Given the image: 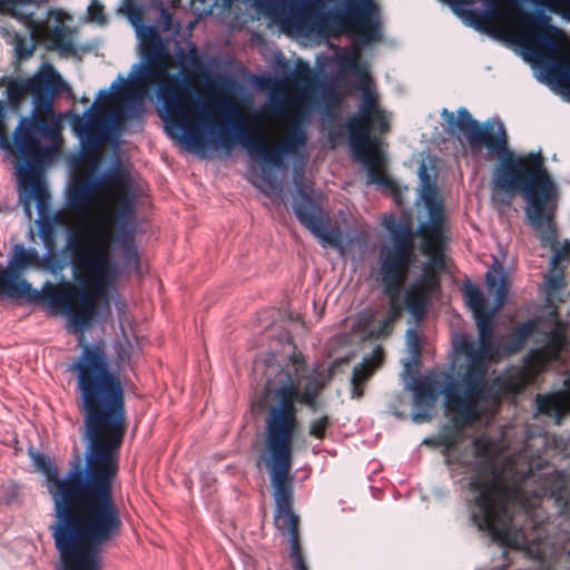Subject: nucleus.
<instances>
[{"mask_svg":"<svg viewBox=\"0 0 570 570\" xmlns=\"http://www.w3.org/2000/svg\"><path fill=\"white\" fill-rule=\"evenodd\" d=\"M70 371L76 375L77 403L83 415L85 460H75L60 478L46 455L32 449L29 454L46 476L53 501L50 531L59 552L57 570H101L102 550L124 529L114 485L128 428L125 389L102 342L85 344Z\"/></svg>","mask_w":570,"mask_h":570,"instance_id":"obj_1","label":"nucleus"},{"mask_svg":"<svg viewBox=\"0 0 570 570\" xmlns=\"http://www.w3.org/2000/svg\"><path fill=\"white\" fill-rule=\"evenodd\" d=\"M138 36L142 63L136 66V75L130 81L119 76L120 85L114 82L111 86L114 92L101 90L99 102H117L119 108L114 114L116 119H138L144 112L145 97L151 87H157V96L163 106L160 117L170 138L181 140L191 149L205 146L202 131L209 135L212 146L226 151L239 142L262 165L263 181L275 190L278 184L271 168H282L284 157L296 155L307 141L299 121L291 119L284 137L277 144H267L257 130V116L244 120L225 99L212 98L207 104L199 100L193 83L194 75L185 69L187 63L195 68L203 66L195 45L188 53L184 49L178 50L177 57L183 68V76H179L170 73V56L155 26L140 28Z\"/></svg>","mask_w":570,"mask_h":570,"instance_id":"obj_2","label":"nucleus"},{"mask_svg":"<svg viewBox=\"0 0 570 570\" xmlns=\"http://www.w3.org/2000/svg\"><path fill=\"white\" fill-rule=\"evenodd\" d=\"M441 117L448 126L446 131L451 135L463 134L472 151L487 148L499 157L492 171V202L508 207L517 195H522L527 203L524 213L529 225L538 234L541 246L553 252L551 271L566 269L563 262L570 259V240L560 243L558 239V188L546 168L542 154H514L508 147V135L502 122L497 128L490 121L481 125L464 107L456 110V117L444 108Z\"/></svg>","mask_w":570,"mask_h":570,"instance_id":"obj_3","label":"nucleus"},{"mask_svg":"<svg viewBox=\"0 0 570 570\" xmlns=\"http://www.w3.org/2000/svg\"><path fill=\"white\" fill-rule=\"evenodd\" d=\"M283 377L277 385L267 389L269 403L266 410L264 428V452L257 461L263 462L271 479H291L293 448L299 432L296 401H312L318 397L325 387L323 380H307L303 390L301 382L307 372V363L302 353L294 352L284 364Z\"/></svg>","mask_w":570,"mask_h":570,"instance_id":"obj_4","label":"nucleus"},{"mask_svg":"<svg viewBox=\"0 0 570 570\" xmlns=\"http://www.w3.org/2000/svg\"><path fill=\"white\" fill-rule=\"evenodd\" d=\"M466 501L472 523L502 546L517 548L527 541L522 529L513 525L512 509L528 507L523 476L513 472L509 479L492 459H482L470 466Z\"/></svg>","mask_w":570,"mask_h":570,"instance_id":"obj_5","label":"nucleus"},{"mask_svg":"<svg viewBox=\"0 0 570 570\" xmlns=\"http://www.w3.org/2000/svg\"><path fill=\"white\" fill-rule=\"evenodd\" d=\"M40 255L33 247L17 244L12 248V256L7 268L0 269V294L12 299L46 307L51 314H65L73 332H82L88 327L96 313L97 303L88 288H78L65 281L53 284L49 281L37 289L23 277L28 268H37Z\"/></svg>","mask_w":570,"mask_h":570,"instance_id":"obj_6","label":"nucleus"},{"mask_svg":"<svg viewBox=\"0 0 570 570\" xmlns=\"http://www.w3.org/2000/svg\"><path fill=\"white\" fill-rule=\"evenodd\" d=\"M479 346L466 335L455 343L458 353L468 357L454 376H449L444 387V405L452 415V423L462 430L476 423L483 414V404L494 397L489 386V363L499 356L494 342L492 317L476 321Z\"/></svg>","mask_w":570,"mask_h":570,"instance_id":"obj_7","label":"nucleus"},{"mask_svg":"<svg viewBox=\"0 0 570 570\" xmlns=\"http://www.w3.org/2000/svg\"><path fill=\"white\" fill-rule=\"evenodd\" d=\"M127 223L98 224L91 232L87 227L69 230L65 253L69 256L78 288H88L96 298L117 275V264L111 258L115 245L121 247L127 267H139V255L134 233Z\"/></svg>","mask_w":570,"mask_h":570,"instance_id":"obj_8","label":"nucleus"},{"mask_svg":"<svg viewBox=\"0 0 570 570\" xmlns=\"http://www.w3.org/2000/svg\"><path fill=\"white\" fill-rule=\"evenodd\" d=\"M284 29L299 35L356 36L368 45L382 38L381 11L375 0H302L281 19Z\"/></svg>","mask_w":570,"mask_h":570,"instance_id":"obj_9","label":"nucleus"},{"mask_svg":"<svg viewBox=\"0 0 570 570\" xmlns=\"http://www.w3.org/2000/svg\"><path fill=\"white\" fill-rule=\"evenodd\" d=\"M392 238V246L380 252V274L384 294L389 297V315L374 326L373 312L361 313L354 325L355 331L366 340H379L392 334L393 323L401 317L403 308L401 292L414 261V232L409 223L397 222L394 217L384 220Z\"/></svg>","mask_w":570,"mask_h":570,"instance_id":"obj_10","label":"nucleus"},{"mask_svg":"<svg viewBox=\"0 0 570 570\" xmlns=\"http://www.w3.org/2000/svg\"><path fill=\"white\" fill-rule=\"evenodd\" d=\"M68 89V85L51 63H43L31 77L17 78L7 85L8 100L18 107L26 96L32 98L33 109L29 117H21L14 129V139H48L55 145L62 140V117L55 111V99Z\"/></svg>","mask_w":570,"mask_h":570,"instance_id":"obj_11","label":"nucleus"},{"mask_svg":"<svg viewBox=\"0 0 570 570\" xmlns=\"http://www.w3.org/2000/svg\"><path fill=\"white\" fill-rule=\"evenodd\" d=\"M361 91L356 112L344 122L350 149L366 167L370 183L399 196L400 187L384 168L386 159L382 139L391 128L387 112L381 107L380 97L371 86H361Z\"/></svg>","mask_w":570,"mask_h":570,"instance_id":"obj_12","label":"nucleus"},{"mask_svg":"<svg viewBox=\"0 0 570 570\" xmlns=\"http://www.w3.org/2000/svg\"><path fill=\"white\" fill-rule=\"evenodd\" d=\"M100 189L111 194L116 206L102 216L99 224L128 223L134 217L136 195L129 174L121 167L107 170L98 179L89 176L76 178L67 190L66 206L77 216H87Z\"/></svg>","mask_w":570,"mask_h":570,"instance_id":"obj_13","label":"nucleus"},{"mask_svg":"<svg viewBox=\"0 0 570 570\" xmlns=\"http://www.w3.org/2000/svg\"><path fill=\"white\" fill-rule=\"evenodd\" d=\"M55 151V147L42 146L39 139H14L17 157L16 174L20 189L32 197L40 209L47 206L50 194L40 180V174Z\"/></svg>","mask_w":570,"mask_h":570,"instance_id":"obj_14","label":"nucleus"},{"mask_svg":"<svg viewBox=\"0 0 570 570\" xmlns=\"http://www.w3.org/2000/svg\"><path fill=\"white\" fill-rule=\"evenodd\" d=\"M275 500V525L288 537L291 544L289 557L294 570H308L299 534V517L294 512V480L271 479Z\"/></svg>","mask_w":570,"mask_h":570,"instance_id":"obj_15","label":"nucleus"},{"mask_svg":"<svg viewBox=\"0 0 570 570\" xmlns=\"http://www.w3.org/2000/svg\"><path fill=\"white\" fill-rule=\"evenodd\" d=\"M299 198L293 210L298 222L307 228L323 247L343 250V234L337 226H330L328 215L322 206L302 187L297 188Z\"/></svg>","mask_w":570,"mask_h":570,"instance_id":"obj_16","label":"nucleus"},{"mask_svg":"<svg viewBox=\"0 0 570 570\" xmlns=\"http://www.w3.org/2000/svg\"><path fill=\"white\" fill-rule=\"evenodd\" d=\"M421 170L423 180L421 198L425 204L429 220L419 226L417 235L423 238L426 252L440 250L445 243V209L436 187L429 180L425 168L422 167Z\"/></svg>","mask_w":570,"mask_h":570,"instance_id":"obj_17","label":"nucleus"},{"mask_svg":"<svg viewBox=\"0 0 570 570\" xmlns=\"http://www.w3.org/2000/svg\"><path fill=\"white\" fill-rule=\"evenodd\" d=\"M513 18L522 24L532 28L528 36V46L548 55H556L560 51L562 31L550 23V17L543 12H525L517 10Z\"/></svg>","mask_w":570,"mask_h":570,"instance_id":"obj_18","label":"nucleus"},{"mask_svg":"<svg viewBox=\"0 0 570 570\" xmlns=\"http://www.w3.org/2000/svg\"><path fill=\"white\" fill-rule=\"evenodd\" d=\"M542 372L543 371L525 355L522 366H512L501 376L493 380L492 383L489 382V386L492 387L493 394L495 395L489 401L499 399L500 394H518L522 392L528 385L535 383Z\"/></svg>","mask_w":570,"mask_h":570,"instance_id":"obj_19","label":"nucleus"},{"mask_svg":"<svg viewBox=\"0 0 570 570\" xmlns=\"http://www.w3.org/2000/svg\"><path fill=\"white\" fill-rule=\"evenodd\" d=\"M441 288L440 279L431 268H425L420 279L406 291L404 306L416 321L428 314L432 295Z\"/></svg>","mask_w":570,"mask_h":570,"instance_id":"obj_20","label":"nucleus"},{"mask_svg":"<svg viewBox=\"0 0 570 570\" xmlns=\"http://www.w3.org/2000/svg\"><path fill=\"white\" fill-rule=\"evenodd\" d=\"M544 337L546 342L542 346L531 348L527 353L528 358L534 362L542 371L552 362H557L561 358V352L568 344V336L561 323H557L553 328L546 332Z\"/></svg>","mask_w":570,"mask_h":570,"instance_id":"obj_21","label":"nucleus"},{"mask_svg":"<svg viewBox=\"0 0 570 570\" xmlns=\"http://www.w3.org/2000/svg\"><path fill=\"white\" fill-rule=\"evenodd\" d=\"M384 361V350L376 346L372 354L365 356L362 362L356 364L352 373L353 397L363 396V386L372 377V375L382 366Z\"/></svg>","mask_w":570,"mask_h":570,"instance_id":"obj_22","label":"nucleus"},{"mask_svg":"<svg viewBox=\"0 0 570 570\" xmlns=\"http://www.w3.org/2000/svg\"><path fill=\"white\" fill-rule=\"evenodd\" d=\"M535 402L538 412L554 417L557 423H560L564 415L570 412V394L567 392L538 394Z\"/></svg>","mask_w":570,"mask_h":570,"instance_id":"obj_23","label":"nucleus"},{"mask_svg":"<svg viewBox=\"0 0 570 570\" xmlns=\"http://www.w3.org/2000/svg\"><path fill=\"white\" fill-rule=\"evenodd\" d=\"M541 324L540 318H531L514 326L503 347L504 353L511 356L521 352L525 347L528 340L533 334L540 332Z\"/></svg>","mask_w":570,"mask_h":570,"instance_id":"obj_24","label":"nucleus"},{"mask_svg":"<svg viewBox=\"0 0 570 570\" xmlns=\"http://www.w3.org/2000/svg\"><path fill=\"white\" fill-rule=\"evenodd\" d=\"M443 387H445V385ZM411 389L413 391V402L416 407H431L436 402L440 394L444 395V389H441L440 382L432 376L416 379L411 385Z\"/></svg>","mask_w":570,"mask_h":570,"instance_id":"obj_25","label":"nucleus"},{"mask_svg":"<svg viewBox=\"0 0 570 570\" xmlns=\"http://www.w3.org/2000/svg\"><path fill=\"white\" fill-rule=\"evenodd\" d=\"M85 151L98 153L106 140L102 125L96 119H88L83 125L76 127Z\"/></svg>","mask_w":570,"mask_h":570,"instance_id":"obj_26","label":"nucleus"},{"mask_svg":"<svg viewBox=\"0 0 570 570\" xmlns=\"http://www.w3.org/2000/svg\"><path fill=\"white\" fill-rule=\"evenodd\" d=\"M31 4H38V0H0V14H8L35 30L38 22L33 18L35 13L27 9Z\"/></svg>","mask_w":570,"mask_h":570,"instance_id":"obj_27","label":"nucleus"},{"mask_svg":"<svg viewBox=\"0 0 570 570\" xmlns=\"http://www.w3.org/2000/svg\"><path fill=\"white\" fill-rule=\"evenodd\" d=\"M488 289L494 295L497 308H501L508 301L509 282L507 274L501 271H490L485 275Z\"/></svg>","mask_w":570,"mask_h":570,"instance_id":"obj_28","label":"nucleus"},{"mask_svg":"<svg viewBox=\"0 0 570 570\" xmlns=\"http://www.w3.org/2000/svg\"><path fill=\"white\" fill-rule=\"evenodd\" d=\"M49 50H57L61 55H75L76 47L69 30L66 27L56 26L47 35Z\"/></svg>","mask_w":570,"mask_h":570,"instance_id":"obj_29","label":"nucleus"},{"mask_svg":"<svg viewBox=\"0 0 570 570\" xmlns=\"http://www.w3.org/2000/svg\"><path fill=\"white\" fill-rule=\"evenodd\" d=\"M340 67L342 70L346 72L354 73L358 77V86L357 88L361 90V86H370L371 78L366 71V69L361 65V53L358 50H353L351 52H345L340 58Z\"/></svg>","mask_w":570,"mask_h":570,"instance_id":"obj_30","label":"nucleus"},{"mask_svg":"<svg viewBox=\"0 0 570 570\" xmlns=\"http://www.w3.org/2000/svg\"><path fill=\"white\" fill-rule=\"evenodd\" d=\"M466 305L473 312L475 322L492 317L489 311V304L479 287L468 285L464 289Z\"/></svg>","mask_w":570,"mask_h":570,"instance_id":"obj_31","label":"nucleus"},{"mask_svg":"<svg viewBox=\"0 0 570 570\" xmlns=\"http://www.w3.org/2000/svg\"><path fill=\"white\" fill-rule=\"evenodd\" d=\"M286 82L297 89H307L314 82V75L309 65L297 60L295 69L286 77Z\"/></svg>","mask_w":570,"mask_h":570,"instance_id":"obj_32","label":"nucleus"},{"mask_svg":"<svg viewBox=\"0 0 570 570\" xmlns=\"http://www.w3.org/2000/svg\"><path fill=\"white\" fill-rule=\"evenodd\" d=\"M46 250L47 253L43 256H40L38 269H46L52 274L62 272L67 266L66 262L59 257V255L56 253V249Z\"/></svg>","mask_w":570,"mask_h":570,"instance_id":"obj_33","label":"nucleus"},{"mask_svg":"<svg viewBox=\"0 0 570 570\" xmlns=\"http://www.w3.org/2000/svg\"><path fill=\"white\" fill-rule=\"evenodd\" d=\"M39 236L46 247V249H56L57 247V234L56 226L52 225V222H49L46 218H42L39 222Z\"/></svg>","mask_w":570,"mask_h":570,"instance_id":"obj_34","label":"nucleus"},{"mask_svg":"<svg viewBox=\"0 0 570 570\" xmlns=\"http://www.w3.org/2000/svg\"><path fill=\"white\" fill-rule=\"evenodd\" d=\"M332 426V420L328 415H322L312 420L308 426V434L317 440H324L326 431Z\"/></svg>","mask_w":570,"mask_h":570,"instance_id":"obj_35","label":"nucleus"},{"mask_svg":"<svg viewBox=\"0 0 570 570\" xmlns=\"http://www.w3.org/2000/svg\"><path fill=\"white\" fill-rule=\"evenodd\" d=\"M6 118L7 105L0 100V148L14 153V141L7 134Z\"/></svg>","mask_w":570,"mask_h":570,"instance_id":"obj_36","label":"nucleus"},{"mask_svg":"<svg viewBox=\"0 0 570 570\" xmlns=\"http://www.w3.org/2000/svg\"><path fill=\"white\" fill-rule=\"evenodd\" d=\"M13 46L16 56L20 60L29 59L35 52V45L29 43L28 40L19 33L14 35Z\"/></svg>","mask_w":570,"mask_h":570,"instance_id":"obj_37","label":"nucleus"},{"mask_svg":"<svg viewBox=\"0 0 570 570\" xmlns=\"http://www.w3.org/2000/svg\"><path fill=\"white\" fill-rule=\"evenodd\" d=\"M256 7L266 16L276 19L281 16L284 2L282 0H255Z\"/></svg>","mask_w":570,"mask_h":570,"instance_id":"obj_38","label":"nucleus"},{"mask_svg":"<svg viewBox=\"0 0 570 570\" xmlns=\"http://www.w3.org/2000/svg\"><path fill=\"white\" fill-rule=\"evenodd\" d=\"M132 345L126 340L125 342L118 343L116 346V355H117V366L122 367L125 365H129L132 355Z\"/></svg>","mask_w":570,"mask_h":570,"instance_id":"obj_39","label":"nucleus"},{"mask_svg":"<svg viewBox=\"0 0 570 570\" xmlns=\"http://www.w3.org/2000/svg\"><path fill=\"white\" fill-rule=\"evenodd\" d=\"M407 345L413 355H420L421 353V338L416 330L410 328L406 331Z\"/></svg>","mask_w":570,"mask_h":570,"instance_id":"obj_40","label":"nucleus"},{"mask_svg":"<svg viewBox=\"0 0 570 570\" xmlns=\"http://www.w3.org/2000/svg\"><path fill=\"white\" fill-rule=\"evenodd\" d=\"M69 214H71V212L67 208V210H57L53 213V215L49 218H47L49 222H52V225L53 226H65L69 223ZM72 215L75 216V214L72 213ZM76 217H79V218H82L83 216H77Z\"/></svg>","mask_w":570,"mask_h":570,"instance_id":"obj_41","label":"nucleus"},{"mask_svg":"<svg viewBox=\"0 0 570 570\" xmlns=\"http://www.w3.org/2000/svg\"><path fill=\"white\" fill-rule=\"evenodd\" d=\"M556 272H558V274L549 276L547 278V282H546L547 286L550 289H560L563 286L564 269L563 268H559Z\"/></svg>","mask_w":570,"mask_h":570,"instance_id":"obj_42","label":"nucleus"},{"mask_svg":"<svg viewBox=\"0 0 570 570\" xmlns=\"http://www.w3.org/2000/svg\"><path fill=\"white\" fill-rule=\"evenodd\" d=\"M88 12L92 20L98 21V22L106 21V17L104 14V7L100 3L96 2V1L94 3H91L89 6Z\"/></svg>","mask_w":570,"mask_h":570,"instance_id":"obj_43","label":"nucleus"},{"mask_svg":"<svg viewBox=\"0 0 570 570\" xmlns=\"http://www.w3.org/2000/svg\"><path fill=\"white\" fill-rule=\"evenodd\" d=\"M459 442V438L451 432L443 433L438 443L448 450L454 449Z\"/></svg>","mask_w":570,"mask_h":570,"instance_id":"obj_44","label":"nucleus"},{"mask_svg":"<svg viewBox=\"0 0 570 570\" xmlns=\"http://www.w3.org/2000/svg\"><path fill=\"white\" fill-rule=\"evenodd\" d=\"M474 446L476 448L478 454H485L489 450V442L482 439L474 440Z\"/></svg>","mask_w":570,"mask_h":570,"instance_id":"obj_45","label":"nucleus"},{"mask_svg":"<svg viewBox=\"0 0 570 570\" xmlns=\"http://www.w3.org/2000/svg\"><path fill=\"white\" fill-rule=\"evenodd\" d=\"M296 403L306 405L312 412L320 409L318 397H312V401H296Z\"/></svg>","mask_w":570,"mask_h":570,"instance_id":"obj_46","label":"nucleus"},{"mask_svg":"<svg viewBox=\"0 0 570 570\" xmlns=\"http://www.w3.org/2000/svg\"><path fill=\"white\" fill-rule=\"evenodd\" d=\"M471 14H473L474 19H475V24L479 29H483V22L484 21H488L489 20V16L485 14V13H482V14H476L474 12H471Z\"/></svg>","mask_w":570,"mask_h":570,"instance_id":"obj_47","label":"nucleus"},{"mask_svg":"<svg viewBox=\"0 0 570 570\" xmlns=\"http://www.w3.org/2000/svg\"><path fill=\"white\" fill-rule=\"evenodd\" d=\"M272 114L275 115V116H284L285 112H284L283 105L278 104V105L273 106Z\"/></svg>","mask_w":570,"mask_h":570,"instance_id":"obj_48","label":"nucleus"},{"mask_svg":"<svg viewBox=\"0 0 570 570\" xmlns=\"http://www.w3.org/2000/svg\"><path fill=\"white\" fill-rule=\"evenodd\" d=\"M336 137V135L334 134V131H331L330 132V138L334 139Z\"/></svg>","mask_w":570,"mask_h":570,"instance_id":"obj_49","label":"nucleus"},{"mask_svg":"<svg viewBox=\"0 0 570 570\" xmlns=\"http://www.w3.org/2000/svg\"><path fill=\"white\" fill-rule=\"evenodd\" d=\"M166 17H167L168 23H170V16L168 13H166Z\"/></svg>","mask_w":570,"mask_h":570,"instance_id":"obj_50","label":"nucleus"}]
</instances>
